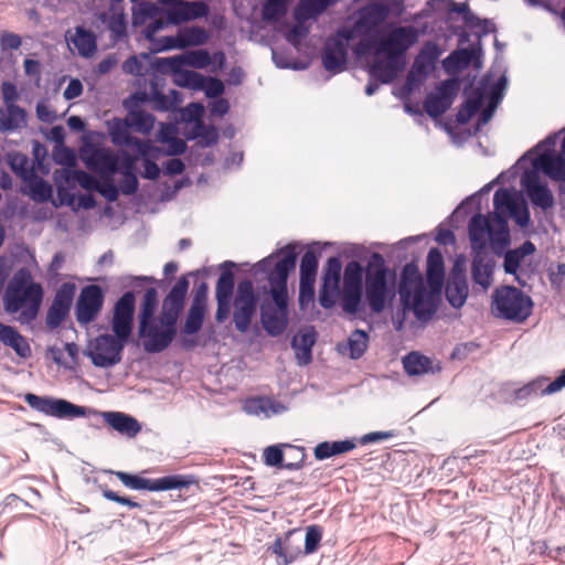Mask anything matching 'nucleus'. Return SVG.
I'll list each match as a JSON object with an SVG mask.
<instances>
[{
	"label": "nucleus",
	"mask_w": 565,
	"mask_h": 565,
	"mask_svg": "<svg viewBox=\"0 0 565 565\" xmlns=\"http://www.w3.org/2000/svg\"><path fill=\"white\" fill-rule=\"evenodd\" d=\"M397 275L391 269L380 253H372L366 265L349 262L343 271L341 308L345 313L356 315L365 301L372 313H382L396 297Z\"/></svg>",
	"instance_id": "1"
},
{
	"label": "nucleus",
	"mask_w": 565,
	"mask_h": 565,
	"mask_svg": "<svg viewBox=\"0 0 565 565\" xmlns=\"http://www.w3.org/2000/svg\"><path fill=\"white\" fill-rule=\"evenodd\" d=\"M296 244H287L254 266L256 274H265L270 286L273 302L260 305V323L270 337H278L288 326V289L289 274L295 269L298 253Z\"/></svg>",
	"instance_id": "2"
},
{
	"label": "nucleus",
	"mask_w": 565,
	"mask_h": 565,
	"mask_svg": "<svg viewBox=\"0 0 565 565\" xmlns=\"http://www.w3.org/2000/svg\"><path fill=\"white\" fill-rule=\"evenodd\" d=\"M43 296L42 285L34 281L29 269L21 268L13 275L6 289L3 307L10 315L20 312L17 320L21 324H30L39 315Z\"/></svg>",
	"instance_id": "3"
},
{
	"label": "nucleus",
	"mask_w": 565,
	"mask_h": 565,
	"mask_svg": "<svg viewBox=\"0 0 565 565\" xmlns=\"http://www.w3.org/2000/svg\"><path fill=\"white\" fill-rule=\"evenodd\" d=\"M419 31L413 25H394L384 28L373 39L356 43L353 53L358 57L367 55L390 56L399 62H406L407 51L418 41Z\"/></svg>",
	"instance_id": "4"
},
{
	"label": "nucleus",
	"mask_w": 565,
	"mask_h": 565,
	"mask_svg": "<svg viewBox=\"0 0 565 565\" xmlns=\"http://www.w3.org/2000/svg\"><path fill=\"white\" fill-rule=\"evenodd\" d=\"M216 302L215 320L218 323L224 322L228 318L233 305L235 329L241 333H245L248 331L252 320L257 312L259 298L253 281L250 279H243L237 284L233 300L216 299Z\"/></svg>",
	"instance_id": "5"
},
{
	"label": "nucleus",
	"mask_w": 565,
	"mask_h": 565,
	"mask_svg": "<svg viewBox=\"0 0 565 565\" xmlns=\"http://www.w3.org/2000/svg\"><path fill=\"white\" fill-rule=\"evenodd\" d=\"M533 300L514 286H501L492 294V312L495 317L515 323L524 322L533 310Z\"/></svg>",
	"instance_id": "6"
},
{
	"label": "nucleus",
	"mask_w": 565,
	"mask_h": 565,
	"mask_svg": "<svg viewBox=\"0 0 565 565\" xmlns=\"http://www.w3.org/2000/svg\"><path fill=\"white\" fill-rule=\"evenodd\" d=\"M115 475L129 489L152 492L183 489L196 483L195 478L188 475H169L158 479H147L124 471H116Z\"/></svg>",
	"instance_id": "7"
},
{
	"label": "nucleus",
	"mask_w": 565,
	"mask_h": 565,
	"mask_svg": "<svg viewBox=\"0 0 565 565\" xmlns=\"http://www.w3.org/2000/svg\"><path fill=\"white\" fill-rule=\"evenodd\" d=\"M129 339L116 334H99L90 343L85 354L97 367H111L121 361V354Z\"/></svg>",
	"instance_id": "8"
},
{
	"label": "nucleus",
	"mask_w": 565,
	"mask_h": 565,
	"mask_svg": "<svg viewBox=\"0 0 565 565\" xmlns=\"http://www.w3.org/2000/svg\"><path fill=\"white\" fill-rule=\"evenodd\" d=\"M24 402L34 411L60 419H74L86 416L87 408L67 399L39 396L33 393L24 395Z\"/></svg>",
	"instance_id": "9"
},
{
	"label": "nucleus",
	"mask_w": 565,
	"mask_h": 565,
	"mask_svg": "<svg viewBox=\"0 0 565 565\" xmlns=\"http://www.w3.org/2000/svg\"><path fill=\"white\" fill-rule=\"evenodd\" d=\"M105 301L104 289L99 285H87L81 289L75 303V317L79 324L93 322L103 309Z\"/></svg>",
	"instance_id": "10"
},
{
	"label": "nucleus",
	"mask_w": 565,
	"mask_h": 565,
	"mask_svg": "<svg viewBox=\"0 0 565 565\" xmlns=\"http://www.w3.org/2000/svg\"><path fill=\"white\" fill-rule=\"evenodd\" d=\"M306 452L303 447L291 445H271L264 450V463L268 467L284 468L290 471L303 467Z\"/></svg>",
	"instance_id": "11"
},
{
	"label": "nucleus",
	"mask_w": 565,
	"mask_h": 565,
	"mask_svg": "<svg viewBox=\"0 0 565 565\" xmlns=\"http://www.w3.org/2000/svg\"><path fill=\"white\" fill-rule=\"evenodd\" d=\"M148 102L150 98L146 92H135L122 102V106L127 110V125L141 134H149L156 122V117L152 114L140 108Z\"/></svg>",
	"instance_id": "12"
},
{
	"label": "nucleus",
	"mask_w": 565,
	"mask_h": 565,
	"mask_svg": "<svg viewBox=\"0 0 565 565\" xmlns=\"http://www.w3.org/2000/svg\"><path fill=\"white\" fill-rule=\"evenodd\" d=\"M81 158L89 171L99 174L102 178H113L116 173L117 154L109 148L92 143L86 145L82 148Z\"/></svg>",
	"instance_id": "13"
},
{
	"label": "nucleus",
	"mask_w": 565,
	"mask_h": 565,
	"mask_svg": "<svg viewBox=\"0 0 565 565\" xmlns=\"http://www.w3.org/2000/svg\"><path fill=\"white\" fill-rule=\"evenodd\" d=\"M459 89L456 78H447L437 87L436 93H429L423 104L425 113L430 118H438L452 105Z\"/></svg>",
	"instance_id": "14"
},
{
	"label": "nucleus",
	"mask_w": 565,
	"mask_h": 565,
	"mask_svg": "<svg viewBox=\"0 0 565 565\" xmlns=\"http://www.w3.org/2000/svg\"><path fill=\"white\" fill-rule=\"evenodd\" d=\"M135 309L136 297L134 291L124 292L114 306L111 319V330L114 334L120 335L121 339L124 337L130 339L134 327Z\"/></svg>",
	"instance_id": "15"
},
{
	"label": "nucleus",
	"mask_w": 565,
	"mask_h": 565,
	"mask_svg": "<svg viewBox=\"0 0 565 565\" xmlns=\"http://www.w3.org/2000/svg\"><path fill=\"white\" fill-rule=\"evenodd\" d=\"M75 292L76 286L73 282H63L58 287L46 311L45 323L49 329L58 328L68 316Z\"/></svg>",
	"instance_id": "16"
},
{
	"label": "nucleus",
	"mask_w": 565,
	"mask_h": 565,
	"mask_svg": "<svg viewBox=\"0 0 565 565\" xmlns=\"http://www.w3.org/2000/svg\"><path fill=\"white\" fill-rule=\"evenodd\" d=\"M390 8L386 3L382 1L369 3L358 11L355 26L358 30H363V33L366 35L365 39H373L375 34L383 30L379 26L386 20Z\"/></svg>",
	"instance_id": "17"
},
{
	"label": "nucleus",
	"mask_w": 565,
	"mask_h": 565,
	"mask_svg": "<svg viewBox=\"0 0 565 565\" xmlns=\"http://www.w3.org/2000/svg\"><path fill=\"white\" fill-rule=\"evenodd\" d=\"M521 186L534 206L543 211L553 207L554 195L548 186L541 182L536 171L525 170L521 177Z\"/></svg>",
	"instance_id": "18"
},
{
	"label": "nucleus",
	"mask_w": 565,
	"mask_h": 565,
	"mask_svg": "<svg viewBox=\"0 0 565 565\" xmlns=\"http://www.w3.org/2000/svg\"><path fill=\"white\" fill-rule=\"evenodd\" d=\"M482 45L479 41L470 44L468 47H460L452 51L443 61V67L447 73L462 71L470 65L480 68L482 65Z\"/></svg>",
	"instance_id": "19"
},
{
	"label": "nucleus",
	"mask_w": 565,
	"mask_h": 565,
	"mask_svg": "<svg viewBox=\"0 0 565 565\" xmlns=\"http://www.w3.org/2000/svg\"><path fill=\"white\" fill-rule=\"evenodd\" d=\"M441 292L433 291L431 288H422L411 294L407 302H402L406 309H409L417 320L422 322L429 321L435 315Z\"/></svg>",
	"instance_id": "20"
},
{
	"label": "nucleus",
	"mask_w": 565,
	"mask_h": 565,
	"mask_svg": "<svg viewBox=\"0 0 565 565\" xmlns=\"http://www.w3.org/2000/svg\"><path fill=\"white\" fill-rule=\"evenodd\" d=\"M138 335L147 353H160L172 343L177 334L166 328H159L157 321L138 327Z\"/></svg>",
	"instance_id": "21"
},
{
	"label": "nucleus",
	"mask_w": 565,
	"mask_h": 565,
	"mask_svg": "<svg viewBox=\"0 0 565 565\" xmlns=\"http://www.w3.org/2000/svg\"><path fill=\"white\" fill-rule=\"evenodd\" d=\"M468 294L466 271L456 264L450 271L445 287L446 300L452 308L460 309L465 305Z\"/></svg>",
	"instance_id": "22"
},
{
	"label": "nucleus",
	"mask_w": 565,
	"mask_h": 565,
	"mask_svg": "<svg viewBox=\"0 0 565 565\" xmlns=\"http://www.w3.org/2000/svg\"><path fill=\"white\" fill-rule=\"evenodd\" d=\"M468 235L471 244L472 252L487 250L486 235L493 245L497 244L495 230L489 222V220L482 214H475L468 224Z\"/></svg>",
	"instance_id": "23"
},
{
	"label": "nucleus",
	"mask_w": 565,
	"mask_h": 565,
	"mask_svg": "<svg viewBox=\"0 0 565 565\" xmlns=\"http://www.w3.org/2000/svg\"><path fill=\"white\" fill-rule=\"evenodd\" d=\"M494 258L487 250H476L471 260V279L482 290L489 289L494 271Z\"/></svg>",
	"instance_id": "24"
},
{
	"label": "nucleus",
	"mask_w": 565,
	"mask_h": 565,
	"mask_svg": "<svg viewBox=\"0 0 565 565\" xmlns=\"http://www.w3.org/2000/svg\"><path fill=\"white\" fill-rule=\"evenodd\" d=\"M297 531H289L284 539L277 537L268 547L276 555L278 565H289L294 563L303 552L301 551V541H295Z\"/></svg>",
	"instance_id": "25"
},
{
	"label": "nucleus",
	"mask_w": 565,
	"mask_h": 565,
	"mask_svg": "<svg viewBox=\"0 0 565 565\" xmlns=\"http://www.w3.org/2000/svg\"><path fill=\"white\" fill-rule=\"evenodd\" d=\"M321 61L326 71L332 74L341 73L348 64V50L342 42L329 39L322 49Z\"/></svg>",
	"instance_id": "26"
},
{
	"label": "nucleus",
	"mask_w": 565,
	"mask_h": 565,
	"mask_svg": "<svg viewBox=\"0 0 565 565\" xmlns=\"http://www.w3.org/2000/svg\"><path fill=\"white\" fill-rule=\"evenodd\" d=\"M508 87V77L502 74L497 82L490 87L488 92V103L482 109L477 124L473 128V134H478L482 126L487 125L493 117L499 104L503 99L504 92Z\"/></svg>",
	"instance_id": "27"
},
{
	"label": "nucleus",
	"mask_w": 565,
	"mask_h": 565,
	"mask_svg": "<svg viewBox=\"0 0 565 565\" xmlns=\"http://www.w3.org/2000/svg\"><path fill=\"white\" fill-rule=\"evenodd\" d=\"M532 164V171H542L554 181L565 182V159L553 151H544Z\"/></svg>",
	"instance_id": "28"
},
{
	"label": "nucleus",
	"mask_w": 565,
	"mask_h": 565,
	"mask_svg": "<svg viewBox=\"0 0 565 565\" xmlns=\"http://www.w3.org/2000/svg\"><path fill=\"white\" fill-rule=\"evenodd\" d=\"M383 57L384 58L375 60L369 66V75L372 79H375L381 84H390L397 77L399 72L404 70L406 62H399L390 56Z\"/></svg>",
	"instance_id": "29"
},
{
	"label": "nucleus",
	"mask_w": 565,
	"mask_h": 565,
	"mask_svg": "<svg viewBox=\"0 0 565 565\" xmlns=\"http://www.w3.org/2000/svg\"><path fill=\"white\" fill-rule=\"evenodd\" d=\"M102 417L109 427L128 438L136 437L141 430L140 423L129 414L121 412H103Z\"/></svg>",
	"instance_id": "30"
},
{
	"label": "nucleus",
	"mask_w": 565,
	"mask_h": 565,
	"mask_svg": "<svg viewBox=\"0 0 565 565\" xmlns=\"http://www.w3.org/2000/svg\"><path fill=\"white\" fill-rule=\"evenodd\" d=\"M489 83V75H484L479 84V87L473 90V93L466 99V102L459 108L456 120L460 125H466L472 116L477 114V111L482 107L486 89Z\"/></svg>",
	"instance_id": "31"
},
{
	"label": "nucleus",
	"mask_w": 565,
	"mask_h": 565,
	"mask_svg": "<svg viewBox=\"0 0 565 565\" xmlns=\"http://www.w3.org/2000/svg\"><path fill=\"white\" fill-rule=\"evenodd\" d=\"M424 279L414 263H407L401 271L397 292L402 302H407L411 294L425 288Z\"/></svg>",
	"instance_id": "32"
},
{
	"label": "nucleus",
	"mask_w": 565,
	"mask_h": 565,
	"mask_svg": "<svg viewBox=\"0 0 565 565\" xmlns=\"http://www.w3.org/2000/svg\"><path fill=\"white\" fill-rule=\"evenodd\" d=\"M441 54L443 51L435 41H426L415 56L412 66L422 75H429L435 71Z\"/></svg>",
	"instance_id": "33"
},
{
	"label": "nucleus",
	"mask_w": 565,
	"mask_h": 565,
	"mask_svg": "<svg viewBox=\"0 0 565 565\" xmlns=\"http://www.w3.org/2000/svg\"><path fill=\"white\" fill-rule=\"evenodd\" d=\"M427 282L433 291L441 292L445 281V264L440 250L431 247L427 255Z\"/></svg>",
	"instance_id": "34"
},
{
	"label": "nucleus",
	"mask_w": 565,
	"mask_h": 565,
	"mask_svg": "<svg viewBox=\"0 0 565 565\" xmlns=\"http://www.w3.org/2000/svg\"><path fill=\"white\" fill-rule=\"evenodd\" d=\"M244 409L250 415H263L269 418L275 415H280L287 412L288 407L278 399L271 397H255L245 403Z\"/></svg>",
	"instance_id": "35"
},
{
	"label": "nucleus",
	"mask_w": 565,
	"mask_h": 565,
	"mask_svg": "<svg viewBox=\"0 0 565 565\" xmlns=\"http://www.w3.org/2000/svg\"><path fill=\"white\" fill-rule=\"evenodd\" d=\"M315 342L316 332L312 327L299 331V333L291 339V348L295 350L298 364L307 365L311 362Z\"/></svg>",
	"instance_id": "36"
},
{
	"label": "nucleus",
	"mask_w": 565,
	"mask_h": 565,
	"mask_svg": "<svg viewBox=\"0 0 565 565\" xmlns=\"http://www.w3.org/2000/svg\"><path fill=\"white\" fill-rule=\"evenodd\" d=\"M504 175L505 172H501L495 179L483 185L479 191L463 199L454 210L450 217H466L470 214L473 207L480 210L481 196L488 193L494 184L503 182Z\"/></svg>",
	"instance_id": "37"
},
{
	"label": "nucleus",
	"mask_w": 565,
	"mask_h": 565,
	"mask_svg": "<svg viewBox=\"0 0 565 565\" xmlns=\"http://www.w3.org/2000/svg\"><path fill=\"white\" fill-rule=\"evenodd\" d=\"M535 245L531 241H524L519 247L503 253V269L508 275H516L521 263L526 256L534 254Z\"/></svg>",
	"instance_id": "38"
},
{
	"label": "nucleus",
	"mask_w": 565,
	"mask_h": 565,
	"mask_svg": "<svg viewBox=\"0 0 565 565\" xmlns=\"http://www.w3.org/2000/svg\"><path fill=\"white\" fill-rule=\"evenodd\" d=\"M356 447V439H344L333 441H321L313 448V456L322 461L334 456H339L353 450Z\"/></svg>",
	"instance_id": "39"
},
{
	"label": "nucleus",
	"mask_w": 565,
	"mask_h": 565,
	"mask_svg": "<svg viewBox=\"0 0 565 565\" xmlns=\"http://www.w3.org/2000/svg\"><path fill=\"white\" fill-rule=\"evenodd\" d=\"M236 268V264L232 260H225L221 264V274L216 281L215 298L216 299H228L232 300L233 291L235 287V276L233 269Z\"/></svg>",
	"instance_id": "40"
},
{
	"label": "nucleus",
	"mask_w": 565,
	"mask_h": 565,
	"mask_svg": "<svg viewBox=\"0 0 565 565\" xmlns=\"http://www.w3.org/2000/svg\"><path fill=\"white\" fill-rule=\"evenodd\" d=\"M189 285L190 282L188 277L181 276L164 297L162 301V308L181 315L184 308Z\"/></svg>",
	"instance_id": "41"
},
{
	"label": "nucleus",
	"mask_w": 565,
	"mask_h": 565,
	"mask_svg": "<svg viewBox=\"0 0 565 565\" xmlns=\"http://www.w3.org/2000/svg\"><path fill=\"white\" fill-rule=\"evenodd\" d=\"M28 113L19 105H8L0 111V131L12 132L26 126Z\"/></svg>",
	"instance_id": "42"
},
{
	"label": "nucleus",
	"mask_w": 565,
	"mask_h": 565,
	"mask_svg": "<svg viewBox=\"0 0 565 565\" xmlns=\"http://www.w3.org/2000/svg\"><path fill=\"white\" fill-rule=\"evenodd\" d=\"M72 43L76 47L78 54L83 57H90L97 50L96 36L84 26L75 28V35L72 38Z\"/></svg>",
	"instance_id": "43"
},
{
	"label": "nucleus",
	"mask_w": 565,
	"mask_h": 565,
	"mask_svg": "<svg viewBox=\"0 0 565 565\" xmlns=\"http://www.w3.org/2000/svg\"><path fill=\"white\" fill-rule=\"evenodd\" d=\"M369 347V334L361 329H355L348 338L345 345H339V351L344 353L349 350V356L352 360L360 359Z\"/></svg>",
	"instance_id": "44"
},
{
	"label": "nucleus",
	"mask_w": 565,
	"mask_h": 565,
	"mask_svg": "<svg viewBox=\"0 0 565 565\" xmlns=\"http://www.w3.org/2000/svg\"><path fill=\"white\" fill-rule=\"evenodd\" d=\"M505 199L509 200L510 207L507 210L520 227L529 226L531 222V215L527 203L524 199L515 198L510 192H504Z\"/></svg>",
	"instance_id": "45"
},
{
	"label": "nucleus",
	"mask_w": 565,
	"mask_h": 565,
	"mask_svg": "<svg viewBox=\"0 0 565 565\" xmlns=\"http://www.w3.org/2000/svg\"><path fill=\"white\" fill-rule=\"evenodd\" d=\"M402 363L404 371L411 376L426 374L431 370V360L416 351L406 354Z\"/></svg>",
	"instance_id": "46"
},
{
	"label": "nucleus",
	"mask_w": 565,
	"mask_h": 565,
	"mask_svg": "<svg viewBox=\"0 0 565 565\" xmlns=\"http://www.w3.org/2000/svg\"><path fill=\"white\" fill-rule=\"evenodd\" d=\"M158 307V291L156 288L150 287L146 289L142 301L140 303V310L138 315L139 326L143 327L145 323L156 321L154 312Z\"/></svg>",
	"instance_id": "47"
},
{
	"label": "nucleus",
	"mask_w": 565,
	"mask_h": 565,
	"mask_svg": "<svg viewBox=\"0 0 565 565\" xmlns=\"http://www.w3.org/2000/svg\"><path fill=\"white\" fill-rule=\"evenodd\" d=\"M178 33L180 36L182 50L192 46L204 45L210 39L209 32L205 29L196 25L182 28L178 31Z\"/></svg>",
	"instance_id": "48"
},
{
	"label": "nucleus",
	"mask_w": 565,
	"mask_h": 565,
	"mask_svg": "<svg viewBox=\"0 0 565 565\" xmlns=\"http://www.w3.org/2000/svg\"><path fill=\"white\" fill-rule=\"evenodd\" d=\"M63 178L67 183L77 182L81 188L86 191H96L99 186L100 181L97 180L96 177L90 173L76 170V169H63Z\"/></svg>",
	"instance_id": "49"
},
{
	"label": "nucleus",
	"mask_w": 565,
	"mask_h": 565,
	"mask_svg": "<svg viewBox=\"0 0 565 565\" xmlns=\"http://www.w3.org/2000/svg\"><path fill=\"white\" fill-rule=\"evenodd\" d=\"M151 65L156 72L171 74L172 76L186 66L183 53L169 57H157Z\"/></svg>",
	"instance_id": "50"
},
{
	"label": "nucleus",
	"mask_w": 565,
	"mask_h": 565,
	"mask_svg": "<svg viewBox=\"0 0 565 565\" xmlns=\"http://www.w3.org/2000/svg\"><path fill=\"white\" fill-rule=\"evenodd\" d=\"M173 83L182 88L201 90L204 84V76L198 72L184 70L173 76Z\"/></svg>",
	"instance_id": "51"
},
{
	"label": "nucleus",
	"mask_w": 565,
	"mask_h": 565,
	"mask_svg": "<svg viewBox=\"0 0 565 565\" xmlns=\"http://www.w3.org/2000/svg\"><path fill=\"white\" fill-rule=\"evenodd\" d=\"M547 381V377L540 376L522 387L514 391V398L520 402H524L531 398H535L543 395V385Z\"/></svg>",
	"instance_id": "52"
},
{
	"label": "nucleus",
	"mask_w": 565,
	"mask_h": 565,
	"mask_svg": "<svg viewBox=\"0 0 565 565\" xmlns=\"http://www.w3.org/2000/svg\"><path fill=\"white\" fill-rule=\"evenodd\" d=\"M205 312L206 310L190 307L186 312L184 323L181 328L182 333L186 335H193L198 333L203 326Z\"/></svg>",
	"instance_id": "53"
},
{
	"label": "nucleus",
	"mask_w": 565,
	"mask_h": 565,
	"mask_svg": "<svg viewBox=\"0 0 565 565\" xmlns=\"http://www.w3.org/2000/svg\"><path fill=\"white\" fill-rule=\"evenodd\" d=\"M318 264L317 253L313 249H307L300 260V279L316 280Z\"/></svg>",
	"instance_id": "54"
},
{
	"label": "nucleus",
	"mask_w": 565,
	"mask_h": 565,
	"mask_svg": "<svg viewBox=\"0 0 565 565\" xmlns=\"http://www.w3.org/2000/svg\"><path fill=\"white\" fill-rule=\"evenodd\" d=\"M288 0H266L263 4V18L266 21L276 22L287 13Z\"/></svg>",
	"instance_id": "55"
},
{
	"label": "nucleus",
	"mask_w": 565,
	"mask_h": 565,
	"mask_svg": "<svg viewBox=\"0 0 565 565\" xmlns=\"http://www.w3.org/2000/svg\"><path fill=\"white\" fill-rule=\"evenodd\" d=\"M52 159L56 164L64 166V169H72L76 166L75 151L65 145H55Z\"/></svg>",
	"instance_id": "56"
},
{
	"label": "nucleus",
	"mask_w": 565,
	"mask_h": 565,
	"mask_svg": "<svg viewBox=\"0 0 565 565\" xmlns=\"http://www.w3.org/2000/svg\"><path fill=\"white\" fill-rule=\"evenodd\" d=\"M185 65L194 68H206L212 63V57L207 50L200 49L186 51L183 53Z\"/></svg>",
	"instance_id": "57"
},
{
	"label": "nucleus",
	"mask_w": 565,
	"mask_h": 565,
	"mask_svg": "<svg viewBox=\"0 0 565 565\" xmlns=\"http://www.w3.org/2000/svg\"><path fill=\"white\" fill-rule=\"evenodd\" d=\"M53 190L51 184L44 179H38L30 184V196L39 203L47 202L52 199Z\"/></svg>",
	"instance_id": "58"
},
{
	"label": "nucleus",
	"mask_w": 565,
	"mask_h": 565,
	"mask_svg": "<svg viewBox=\"0 0 565 565\" xmlns=\"http://www.w3.org/2000/svg\"><path fill=\"white\" fill-rule=\"evenodd\" d=\"M137 161L138 156H132L122 150L120 154H117L115 162L116 173L118 172L121 175L137 174Z\"/></svg>",
	"instance_id": "59"
},
{
	"label": "nucleus",
	"mask_w": 565,
	"mask_h": 565,
	"mask_svg": "<svg viewBox=\"0 0 565 565\" xmlns=\"http://www.w3.org/2000/svg\"><path fill=\"white\" fill-rule=\"evenodd\" d=\"M188 21L204 18L209 14L210 8L203 1H181Z\"/></svg>",
	"instance_id": "60"
},
{
	"label": "nucleus",
	"mask_w": 565,
	"mask_h": 565,
	"mask_svg": "<svg viewBox=\"0 0 565 565\" xmlns=\"http://www.w3.org/2000/svg\"><path fill=\"white\" fill-rule=\"evenodd\" d=\"M322 539V529L319 525H310L306 530L303 554L309 555L317 551Z\"/></svg>",
	"instance_id": "61"
},
{
	"label": "nucleus",
	"mask_w": 565,
	"mask_h": 565,
	"mask_svg": "<svg viewBox=\"0 0 565 565\" xmlns=\"http://www.w3.org/2000/svg\"><path fill=\"white\" fill-rule=\"evenodd\" d=\"M128 128L130 127L127 125L126 119L125 121L116 120L114 122L109 131L110 139L114 145L124 146L127 143L128 139H130L131 137V135L128 131Z\"/></svg>",
	"instance_id": "62"
},
{
	"label": "nucleus",
	"mask_w": 565,
	"mask_h": 565,
	"mask_svg": "<svg viewBox=\"0 0 565 565\" xmlns=\"http://www.w3.org/2000/svg\"><path fill=\"white\" fill-rule=\"evenodd\" d=\"M158 14V8L156 4L151 2H142L139 4L137 11L132 14V23L134 25H139L143 23L147 19H152Z\"/></svg>",
	"instance_id": "63"
},
{
	"label": "nucleus",
	"mask_w": 565,
	"mask_h": 565,
	"mask_svg": "<svg viewBox=\"0 0 565 565\" xmlns=\"http://www.w3.org/2000/svg\"><path fill=\"white\" fill-rule=\"evenodd\" d=\"M201 90H204V94L207 98L214 99L218 98L225 90V86L223 82L217 77H205L204 84Z\"/></svg>",
	"instance_id": "64"
}]
</instances>
